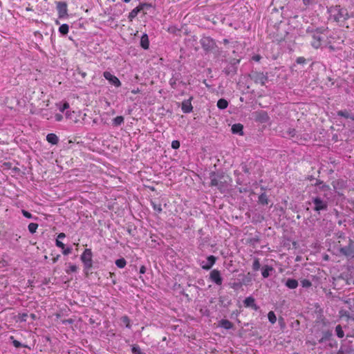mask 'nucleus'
<instances>
[{
    "mask_svg": "<svg viewBox=\"0 0 354 354\" xmlns=\"http://www.w3.org/2000/svg\"><path fill=\"white\" fill-rule=\"evenodd\" d=\"M288 32L283 26H279L276 28V32H273V40L280 43L285 40Z\"/></svg>",
    "mask_w": 354,
    "mask_h": 354,
    "instance_id": "423d86ee",
    "label": "nucleus"
},
{
    "mask_svg": "<svg viewBox=\"0 0 354 354\" xmlns=\"http://www.w3.org/2000/svg\"><path fill=\"white\" fill-rule=\"evenodd\" d=\"M26 317H27V314H23L22 317H21V320L26 321Z\"/></svg>",
    "mask_w": 354,
    "mask_h": 354,
    "instance_id": "338daca9",
    "label": "nucleus"
},
{
    "mask_svg": "<svg viewBox=\"0 0 354 354\" xmlns=\"http://www.w3.org/2000/svg\"><path fill=\"white\" fill-rule=\"evenodd\" d=\"M177 78L174 77H172L170 80H169V84L171 86L172 88H175L176 87V81H177Z\"/></svg>",
    "mask_w": 354,
    "mask_h": 354,
    "instance_id": "37998d69",
    "label": "nucleus"
},
{
    "mask_svg": "<svg viewBox=\"0 0 354 354\" xmlns=\"http://www.w3.org/2000/svg\"><path fill=\"white\" fill-rule=\"evenodd\" d=\"M22 214L25 217H26L28 218H31L32 217V214L30 212H28V211H26L24 209L22 210Z\"/></svg>",
    "mask_w": 354,
    "mask_h": 354,
    "instance_id": "09e8293b",
    "label": "nucleus"
},
{
    "mask_svg": "<svg viewBox=\"0 0 354 354\" xmlns=\"http://www.w3.org/2000/svg\"><path fill=\"white\" fill-rule=\"evenodd\" d=\"M65 236H66V235L64 233H60V234H59L57 238L58 239H64Z\"/></svg>",
    "mask_w": 354,
    "mask_h": 354,
    "instance_id": "0e129e2a",
    "label": "nucleus"
},
{
    "mask_svg": "<svg viewBox=\"0 0 354 354\" xmlns=\"http://www.w3.org/2000/svg\"><path fill=\"white\" fill-rule=\"evenodd\" d=\"M259 203L262 204V205H268V196L266 194V193H262L259 196Z\"/></svg>",
    "mask_w": 354,
    "mask_h": 354,
    "instance_id": "bb28decb",
    "label": "nucleus"
},
{
    "mask_svg": "<svg viewBox=\"0 0 354 354\" xmlns=\"http://www.w3.org/2000/svg\"><path fill=\"white\" fill-rule=\"evenodd\" d=\"M288 133L291 137H294L296 134V130L295 129H290Z\"/></svg>",
    "mask_w": 354,
    "mask_h": 354,
    "instance_id": "3c124183",
    "label": "nucleus"
},
{
    "mask_svg": "<svg viewBox=\"0 0 354 354\" xmlns=\"http://www.w3.org/2000/svg\"><path fill=\"white\" fill-rule=\"evenodd\" d=\"M28 230L30 233L33 234L36 232V230L38 227V224L35 223H31L28 225Z\"/></svg>",
    "mask_w": 354,
    "mask_h": 354,
    "instance_id": "72a5a7b5",
    "label": "nucleus"
},
{
    "mask_svg": "<svg viewBox=\"0 0 354 354\" xmlns=\"http://www.w3.org/2000/svg\"><path fill=\"white\" fill-rule=\"evenodd\" d=\"M68 26L66 24L60 26L59 31L62 35H66L68 32Z\"/></svg>",
    "mask_w": 354,
    "mask_h": 354,
    "instance_id": "7c9ffc66",
    "label": "nucleus"
},
{
    "mask_svg": "<svg viewBox=\"0 0 354 354\" xmlns=\"http://www.w3.org/2000/svg\"><path fill=\"white\" fill-rule=\"evenodd\" d=\"M10 339H13V341H12V344H13V345H14V346H15V347H16V348H20V347H21V346H22V344H21L19 341H17V340H16V339H14V338H13V337H12H12H10Z\"/></svg>",
    "mask_w": 354,
    "mask_h": 354,
    "instance_id": "79ce46f5",
    "label": "nucleus"
},
{
    "mask_svg": "<svg viewBox=\"0 0 354 354\" xmlns=\"http://www.w3.org/2000/svg\"><path fill=\"white\" fill-rule=\"evenodd\" d=\"M335 236H336V239H338V246L339 247V244H342L341 240L347 241L345 234L342 232H337L335 234Z\"/></svg>",
    "mask_w": 354,
    "mask_h": 354,
    "instance_id": "cd10ccee",
    "label": "nucleus"
},
{
    "mask_svg": "<svg viewBox=\"0 0 354 354\" xmlns=\"http://www.w3.org/2000/svg\"><path fill=\"white\" fill-rule=\"evenodd\" d=\"M330 18L338 23H344L348 19L353 17L354 15L349 14L346 8H342L340 6H330L328 8Z\"/></svg>",
    "mask_w": 354,
    "mask_h": 354,
    "instance_id": "f257e3e1",
    "label": "nucleus"
},
{
    "mask_svg": "<svg viewBox=\"0 0 354 354\" xmlns=\"http://www.w3.org/2000/svg\"><path fill=\"white\" fill-rule=\"evenodd\" d=\"M273 270V268L269 266H265L262 268V276L263 278H268L270 276V272Z\"/></svg>",
    "mask_w": 354,
    "mask_h": 354,
    "instance_id": "4be33fe9",
    "label": "nucleus"
},
{
    "mask_svg": "<svg viewBox=\"0 0 354 354\" xmlns=\"http://www.w3.org/2000/svg\"><path fill=\"white\" fill-rule=\"evenodd\" d=\"M210 279L217 285H221L223 279L221 277L220 272L217 270H213L209 274Z\"/></svg>",
    "mask_w": 354,
    "mask_h": 354,
    "instance_id": "9b49d317",
    "label": "nucleus"
},
{
    "mask_svg": "<svg viewBox=\"0 0 354 354\" xmlns=\"http://www.w3.org/2000/svg\"><path fill=\"white\" fill-rule=\"evenodd\" d=\"M286 286L290 289H295L298 286V281L294 279H288Z\"/></svg>",
    "mask_w": 354,
    "mask_h": 354,
    "instance_id": "6ab92c4d",
    "label": "nucleus"
},
{
    "mask_svg": "<svg viewBox=\"0 0 354 354\" xmlns=\"http://www.w3.org/2000/svg\"><path fill=\"white\" fill-rule=\"evenodd\" d=\"M81 259L84 264L85 269L89 270L92 268V252L91 249H86L81 255Z\"/></svg>",
    "mask_w": 354,
    "mask_h": 354,
    "instance_id": "0eeeda50",
    "label": "nucleus"
},
{
    "mask_svg": "<svg viewBox=\"0 0 354 354\" xmlns=\"http://www.w3.org/2000/svg\"><path fill=\"white\" fill-rule=\"evenodd\" d=\"M200 43L203 50L207 52L211 51L216 47L215 41L209 37H203Z\"/></svg>",
    "mask_w": 354,
    "mask_h": 354,
    "instance_id": "39448f33",
    "label": "nucleus"
},
{
    "mask_svg": "<svg viewBox=\"0 0 354 354\" xmlns=\"http://www.w3.org/2000/svg\"><path fill=\"white\" fill-rule=\"evenodd\" d=\"M131 351L133 354H143L140 347L136 345L133 346Z\"/></svg>",
    "mask_w": 354,
    "mask_h": 354,
    "instance_id": "4c0bfd02",
    "label": "nucleus"
},
{
    "mask_svg": "<svg viewBox=\"0 0 354 354\" xmlns=\"http://www.w3.org/2000/svg\"><path fill=\"white\" fill-rule=\"evenodd\" d=\"M124 122V118L122 116H117L113 120V124L114 126H120Z\"/></svg>",
    "mask_w": 354,
    "mask_h": 354,
    "instance_id": "c85d7f7f",
    "label": "nucleus"
},
{
    "mask_svg": "<svg viewBox=\"0 0 354 354\" xmlns=\"http://www.w3.org/2000/svg\"><path fill=\"white\" fill-rule=\"evenodd\" d=\"M55 118L56 121H58V122H59V121H61V120H62L63 116H62V114L57 113V114H55Z\"/></svg>",
    "mask_w": 354,
    "mask_h": 354,
    "instance_id": "4d7b16f0",
    "label": "nucleus"
},
{
    "mask_svg": "<svg viewBox=\"0 0 354 354\" xmlns=\"http://www.w3.org/2000/svg\"><path fill=\"white\" fill-rule=\"evenodd\" d=\"M243 126L241 124H240V123L234 124L232 127V132L233 133H239V135H243Z\"/></svg>",
    "mask_w": 354,
    "mask_h": 354,
    "instance_id": "f3484780",
    "label": "nucleus"
},
{
    "mask_svg": "<svg viewBox=\"0 0 354 354\" xmlns=\"http://www.w3.org/2000/svg\"><path fill=\"white\" fill-rule=\"evenodd\" d=\"M121 320H122V323L126 325L127 328H131L130 319L127 316H123L121 318Z\"/></svg>",
    "mask_w": 354,
    "mask_h": 354,
    "instance_id": "c9c22d12",
    "label": "nucleus"
},
{
    "mask_svg": "<svg viewBox=\"0 0 354 354\" xmlns=\"http://www.w3.org/2000/svg\"><path fill=\"white\" fill-rule=\"evenodd\" d=\"M220 326L225 329H230L233 327V324L227 319H221Z\"/></svg>",
    "mask_w": 354,
    "mask_h": 354,
    "instance_id": "5701e85b",
    "label": "nucleus"
},
{
    "mask_svg": "<svg viewBox=\"0 0 354 354\" xmlns=\"http://www.w3.org/2000/svg\"><path fill=\"white\" fill-rule=\"evenodd\" d=\"M250 78L254 81L255 84H259L261 86H264L268 80V73H263L257 71H252L248 75Z\"/></svg>",
    "mask_w": 354,
    "mask_h": 354,
    "instance_id": "20e7f679",
    "label": "nucleus"
},
{
    "mask_svg": "<svg viewBox=\"0 0 354 354\" xmlns=\"http://www.w3.org/2000/svg\"><path fill=\"white\" fill-rule=\"evenodd\" d=\"M103 75L106 80H107L111 84H113L116 87H119L121 85L119 79L115 75H112L110 72L105 71L104 72Z\"/></svg>",
    "mask_w": 354,
    "mask_h": 354,
    "instance_id": "9d476101",
    "label": "nucleus"
},
{
    "mask_svg": "<svg viewBox=\"0 0 354 354\" xmlns=\"http://www.w3.org/2000/svg\"><path fill=\"white\" fill-rule=\"evenodd\" d=\"M216 260V258L213 256L210 255L207 258V263L205 265L202 266L203 269L204 270H209L212 266L215 263Z\"/></svg>",
    "mask_w": 354,
    "mask_h": 354,
    "instance_id": "4468645a",
    "label": "nucleus"
},
{
    "mask_svg": "<svg viewBox=\"0 0 354 354\" xmlns=\"http://www.w3.org/2000/svg\"><path fill=\"white\" fill-rule=\"evenodd\" d=\"M140 45L144 49H148L149 43V38L147 34H144L140 39Z\"/></svg>",
    "mask_w": 354,
    "mask_h": 354,
    "instance_id": "aec40b11",
    "label": "nucleus"
},
{
    "mask_svg": "<svg viewBox=\"0 0 354 354\" xmlns=\"http://www.w3.org/2000/svg\"><path fill=\"white\" fill-rule=\"evenodd\" d=\"M320 28H316V29H314L313 28H310V27H308L306 30V33L309 34L310 36L313 35V33L316 32L317 31H318Z\"/></svg>",
    "mask_w": 354,
    "mask_h": 354,
    "instance_id": "a19ab883",
    "label": "nucleus"
},
{
    "mask_svg": "<svg viewBox=\"0 0 354 354\" xmlns=\"http://www.w3.org/2000/svg\"><path fill=\"white\" fill-rule=\"evenodd\" d=\"M59 257H60V255H59V254H57L55 257H54V258L53 259V263L57 262V261L58 260V259L59 258Z\"/></svg>",
    "mask_w": 354,
    "mask_h": 354,
    "instance_id": "69168bd1",
    "label": "nucleus"
},
{
    "mask_svg": "<svg viewBox=\"0 0 354 354\" xmlns=\"http://www.w3.org/2000/svg\"><path fill=\"white\" fill-rule=\"evenodd\" d=\"M63 254L64 255H68V254H70L71 252V250L72 249L71 248H67L66 249H63Z\"/></svg>",
    "mask_w": 354,
    "mask_h": 354,
    "instance_id": "6e6d98bb",
    "label": "nucleus"
},
{
    "mask_svg": "<svg viewBox=\"0 0 354 354\" xmlns=\"http://www.w3.org/2000/svg\"><path fill=\"white\" fill-rule=\"evenodd\" d=\"M212 176H214V174H212ZM210 186L217 187L219 189H221V183H220L218 181V180L216 179L215 177L212 178V176H211Z\"/></svg>",
    "mask_w": 354,
    "mask_h": 354,
    "instance_id": "a878e982",
    "label": "nucleus"
},
{
    "mask_svg": "<svg viewBox=\"0 0 354 354\" xmlns=\"http://www.w3.org/2000/svg\"><path fill=\"white\" fill-rule=\"evenodd\" d=\"M62 323L64 324H73V319H64V320H62Z\"/></svg>",
    "mask_w": 354,
    "mask_h": 354,
    "instance_id": "bf43d9fd",
    "label": "nucleus"
},
{
    "mask_svg": "<svg viewBox=\"0 0 354 354\" xmlns=\"http://www.w3.org/2000/svg\"><path fill=\"white\" fill-rule=\"evenodd\" d=\"M57 10L59 17L64 18L68 17L67 3L64 1L57 2Z\"/></svg>",
    "mask_w": 354,
    "mask_h": 354,
    "instance_id": "1a4fd4ad",
    "label": "nucleus"
},
{
    "mask_svg": "<svg viewBox=\"0 0 354 354\" xmlns=\"http://www.w3.org/2000/svg\"><path fill=\"white\" fill-rule=\"evenodd\" d=\"M151 4L149 3H140L139 6H138V8H140V11L142 10H144L145 9H148L149 8H151Z\"/></svg>",
    "mask_w": 354,
    "mask_h": 354,
    "instance_id": "ea45409f",
    "label": "nucleus"
},
{
    "mask_svg": "<svg viewBox=\"0 0 354 354\" xmlns=\"http://www.w3.org/2000/svg\"><path fill=\"white\" fill-rule=\"evenodd\" d=\"M171 147L173 149H178L180 147V142L178 140H174L171 142Z\"/></svg>",
    "mask_w": 354,
    "mask_h": 354,
    "instance_id": "49530a36",
    "label": "nucleus"
},
{
    "mask_svg": "<svg viewBox=\"0 0 354 354\" xmlns=\"http://www.w3.org/2000/svg\"><path fill=\"white\" fill-rule=\"evenodd\" d=\"M228 102L226 100L221 98L217 102V106L220 109H225L227 107Z\"/></svg>",
    "mask_w": 354,
    "mask_h": 354,
    "instance_id": "393cba45",
    "label": "nucleus"
},
{
    "mask_svg": "<svg viewBox=\"0 0 354 354\" xmlns=\"http://www.w3.org/2000/svg\"><path fill=\"white\" fill-rule=\"evenodd\" d=\"M332 336V332L330 330H326L322 332V337L319 340V343L324 342L327 340H329Z\"/></svg>",
    "mask_w": 354,
    "mask_h": 354,
    "instance_id": "412c9836",
    "label": "nucleus"
},
{
    "mask_svg": "<svg viewBox=\"0 0 354 354\" xmlns=\"http://www.w3.org/2000/svg\"><path fill=\"white\" fill-rule=\"evenodd\" d=\"M145 272H146V268H145V266H142L140 267V274H144V273H145Z\"/></svg>",
    "mask_w": 354,
    "mask_h": 354,
    "instance_id": "680f3d73",
    "label": "nucleus"
},
{
    "mask_svg": "<svg viewBox=\"0 0 354 354\" xmlns=\"http://www.w3.org/2000/svg\"><path fill=\"white\" fill-rule=\"evenodd\" d=\"M301 284L304 288H309L312 286L310 281L306 279L301 281Z\"/></svg>",
    "mask_w": 354,
    "mask_h": 354,
    "instance_id": "e433bc0d",
    "label": "nucleus"
},
{
    "mask_svg": "<svg viewBox=\"0 0 354 354\" xmlns=\"http://www.w3.org/2000/svg\"><path fill=\"white\" fill-rule=\"evenodd\" d=\"M153 209L158 213H160L162 212V208L160 205H157L154 202H151Z\"/></svg>",
    "mask_w": 354,
    "mask_h": 354,
    "instance_id": "58836bf2",
    "label": "nucleus"
},
{
    "mask_svg": "<svg viewBox=\"0 0 354 354\" xmlns=\"http://www.w3.org/2000/svg\"><path fill=\"white\" fill-rule=\"evenodd\" d=\"M306 59L303 57H299L296 59V62L299 64H303L306 63Z\"/></svg>",
    "mask_w": 354,
    "mask_h": 354,
    "instance_id": "a18cd8bd",
    "label": "nucleus"
},
{
    "mask_svg": "<svg viewBox=\"0 0 354 354\" xmlns=\"http://www.w3.org/2000/svg\"><path fill=\"white\" fill-rule=\"evenodd\" d=\"M328 198L324 196L322 198L319 196L312 197V203L314 205L313 209L315 212H319L320 211H326L328 209Z\"/></svg>",
    "mask_w": 354,
    "mask_h": 354,
    "instance_id": "7ed1b4c3",
    "label": "nucleus"
},
{
    "mask_svg": "<svg viewBox=\"0 0 354 354\" xmlns=\"http://www.w3.org/2000/svg\"><path fill=\"white\" fill-rule=\"evenodd\" d=\"M261 267V264L259 262V259L256 258L254 260L253 264H252V268L254 271H257Z\"/></svg>",
    "mask_w": 354,
    "mask_h": 354,
    "instance_id": "f704fd0d",
    "label": "nucleus"
},
{
    "mask_svg": "<svg viewBox=\"0 0 354 354\" xmlns=\"http://www.w3.org/2000/svg\"><path fill=\"white\" fill-rule=\"evenodd\" d=\"M140 12V8H138V6H137L136 8H135L134 9H133L130 13L129 14V16H128V19H129V21H132L136 16L138 14V12Z\"/></svg>",
    "mask_w": 354,
    "mask_h": 354,
    "instance_id": "b1692460",
    "label": "nucleus"
},
{
    "mask_svg": "<svg viewBox=\"0 0 354 354\" xmlns=\"http://www.w3.org/2000/svg\"><path fill=\"white\" fill-rule=\"evenodd\" d=\"M261 57L259 55H256L252 57V59L256 62H259L261 59Z\"/></svg>",
    "mask_w": 354,
    "mask_h": 354,
    "instance_id": "052dcab7",
    "label": "nucleus"
},
{
    "mask_svg": "<svg viewBox=\"0 0 354 354\" xmlns=\"http://www.w3.org/2000/svg\"><path fill=\"white\" fill-rule=\"evenodd\" d=\"M245 307L252 308L254 310H258L259 307L255 304V299L252 297H246L243 301Z\"/></svg>",
    "mask_w": 354,
    "mask_h": 354,
    "instance_id": "f8f14e48",
    "label": "nucleus"
},
{
    "mask_svg": "<svg viewBox=\"0 0 354 354\" xmlns=\"http://www.w3.org/2000/svg\"><path fill=\"white\" fill-rule=\"evenodd\" d=\"M237 67L236 63L228 65L223 71L226 75L233 76L236 73Z\"/></svg>",
    "mask_w": 354,
    "mask_h": 354,
    "instance_id": "ddd939ff",
    "label": "nucleus"
},
{
    "mask_svg": "<svg viewBox=\"0 0 354 354\" xmlns=\"http://www.w3.org/2000/svg\"><path fill=\"white\" fill-rule=\"evenodd\" d=\"M337 115L344 117L346 118H348L349 117V114L347 111H338Z\"/></svg>",
    "mask_w": 354,
    "mask_h": 354,
    "instance_id": "c03bdc74",
    "label": "nucleus"
},
{
    "mask_svg": "<svg viewBox=\"0 0 354 354\" xmlns=\"http://www.w3.org/2000/svg\"><path fill=\"white\" fill-rule=\"evenodd\" d=\"M77 268L75 265H71L69 266V270H67L66 272H68L69 271L71 272H76Z\"/></svg>",
    "mask_w": 354,
    "mask_h": 354,
    "instance_id": "603ef678",
    "label": "nucleus"
},
{
    "mask_svg": "<svg viewBox=\"0 0 354 354\" xmlns=\"http://www.w3.org/2000/svg\"><path fill=\"white\" fill-rule=\"evenodd\" d=\"M75 114V112L73 111V112H71L69 111H67L66 113H65V115H66V118H68V119H73V115Z\"/></svg>",
    "mask_w": 354,
    "mask_h": 354,
    "instance_id": "de8ad7c7",
    "label": "nucleus"
},
{
    "mask_svg": "<svg viewBox=\"0 0 354 354\" xmlns=\"http://www.w3.org/2000/svg\"><path fill=\"white\" fill-rule=\"evenodd\" d=\"M46 140L52 145H56L59 141L58 137L55 133H48L46 136Z\"/></svg>",
    "mask_w": 354,
    "mask_h": 354,
    "instance_id": "a211bd4d",
    "label": "nucleus"
},
{
    "mask_svg": "<svg viewBox=\"0 0 354 354\" xmlns=\"http://www.w3.org/2000/svg\"><path fill=\"white\" fill-rule=\"evenodd\" d=\"M181 109H182V111L185 113L191 112L193 109L192 104H191V100L189 99L187 100H184L182 102Z\"/></svg>",
    "mask_w": 354,
    "mask_h": 354,
    "instance_id": "2eb2a0df",
    "label": "nucleus"
},
{
    "mask_svg": "<svg viewBox=\"0 0 354 354\" xmlns=\"http://www.w3.org/2000/svg\"><path fill=\"white\" fill-rule=\"evenodd\" d=\"M349 203L351 207L354 209V200L351 201Z\"/></svg>",
    "mask_w": 354,
    "mask_h": 354,
    "instance_id": "774afa93",
    "label": "nucleus"
},
{
    "mask_svg": "<svg viewBox=\"0 0 354 354\" xmlns=\"http://www.w3.org/2000/svg\"><path fill=\"white\" fill-rule=\"evenodd\" d=\"M324 183L323 181L319 180V179H316V182L315 183V186L316 187V188H318L320 185H322V184Z\"/></svg>",
    "mask_w": 354,
    "mask_h": 354,
    "instance_id": "13d9d810",
    "label": "nucleus"
},
{
    "mask_svg": "<svg viewBox=\"0 0 354 354\" xmlns=\"http://www.w3.org/2000/svg\"><path fill=\"white\" fill-rule=\"evenodd\" d=\"M241 168H242V170L245 173H246V174H249L250 173L249 168L247 167L246 165H241Z\"/></svg>",
    "mask_w": 354,
    "mask_h": 354,
    "instance_id": "864d4df0",
    "label": "nucleus"
},
{
    "mask_svg": "<svg viewBox=\"0 0 354 354\" xmlns=\"http://www.w3.org/2000/svg\"><path fill=\"white\" fill-rule=\"evenodd\" d=\"M330 188L329 185L322 183V185H320L318 188H316V192H324V196L325 198H328V193L330 192Z\"/></svg>",
    "mask_w": 354,
    "mask_h": 354,
    "instance_id": "dca6fc26",
    "label": "nucleus"
},
{
    "mask_svg": "<svg viewBox=\"0 0 354 354\" xmlns=\"http://www.w3.org/2000/svg\"><path fill=\"white\" fill-rule=\"evenodd\" d=\"M62 106L65 110L68 109L69 108V104L68 102H65Z\"/></svg>",
    "mask_w": 354,
    "mask_h": 354,
    "instance_id": "e2e57ef3",
    "label": "nucleus"
},
{
    "mask_svg": "<svg viewBox=\"0 0 354 354\" xmlns=\"http://www.w3.org/2000/svg\"><path fill=\"white\" fill-rule=\"evenodd\" d=\"M335 332L337 336L339 338H342L344 336V333L342 330L341 325H337L335 328Z\"/></svg>",
    "mask_w": 354,
    "mask_h": 354,
    "instance_id": "2f4dec72",
    "label": "nucleus"
},
{
    "mask_svg": "<svg viewBox=\"0 0 354 354\" xmlns=\"http://www.w3.org/2000/svg\"><path fill=\"white\" fill-rule=\"evenodd\" d=\"M56 245L62 249H64V247H65L64 244L62 241H59L58 239L56 240Z\"/></svg>",
    "mask_w": 354,
    "mask_h": 354,
    "instance_id": "8fccbe9b",
    "label": "nucleus"
},
{
    "mask_svg": "<svg viewBox=\"0 0 354 354\" xmlns=\"http://www.w3.org/2000/svg\"><path fill=\"white\" fill-rule=\"evenodd\" d=\"M347 245H342L339 244V252L341 254L345 256L347 258H354V241L351 239L348 238Z\"/></svg>",
    "mask_w": 354,
    "mask_h": 354,
    "instance_id": "f03ea898",
    "label": "nucleus"
},
{
    "mask_svg": "<svg viewBox=\"0 0 354 354\" xmlns=\"http://www.w3.org/2000/svg\"><path fill=\"white\" fill-rule=\"evenodd\" d=\"M303 2L306 6H308L315 3V0H303Z\"/></svg>",
    "mask_w": 354,
    "mask_h": 354,
    "instance_id": "5fc2aeb1",
    "label": "nucleus"
},
{
    "mask_svg": "<svg viewBox=\"0 0 354 354\" xmlns=\"http://www.w3.org/2000/svg\"><path fill=\"white\" fill-rule=\"evenodd\" d=\"M126 264L127 261L124 258H121L115 261V265L120 268H123Z\"/></svg>",
    "mask_w": 354,
    "mask_h": 354,
    "instance_id": "c756f323",
    "label": "nucleus"
},
{
    "mask_svg": "<svg viewBox=\"0 0 354 354\" xmlns=\"http://www.w3.org/2000/svg\"><path fill=\"white\" fill-rule=\"evenodd\" d=\"M268 318L272 324H274L277 321V317L273 311H270L268 314Z\"/></svg>",
    "mask_w": 354,
    "mask_h": 354,
    "instance_id": "473e14b6",
    "label": "nucleus"
},
{
    "mask_svg": "<svg viewBox=\"0 0 354 354\" xmlns=\"http://www.w3.org/2000/svg\"><path fill=\"white\" fill-rule=\"evenodd\" d=\"M322 32L321 31V29H319L310 36L312 38L310 41L311 46L316 49L319 48L322 46V41L324 39V37L322 36Z\"/></svg>",
    "mask_w": 354,
    "mask_h": 354,
    "instance_id": "6e6552de",
    "label": "nucleus"
}]
</instances>
